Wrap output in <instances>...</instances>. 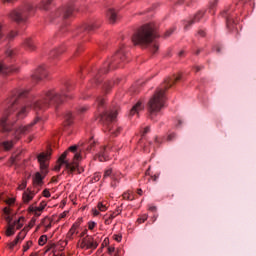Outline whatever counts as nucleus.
I'll use <instances>...</instances> for the list:
<instances>
[{
    "label": "nucleus",
    "instance_id": "obj_1",
    "mask_svg": "<svg viewBox=\"0 0 256 256\" xmlns=\"http://www.w3.org/2000/svg\"><path fill=\"white\" fill-rule=\"evenodd\" d=\"M69 91V85H66L60 90L51 88L43 91L38 96L27 98L29 90H13L6 100L8 108L5 110V113L0 120L2 133H9L13 130V124L9 122V116L13 115L15 111L16 121L25 119L26 116L29 115L31 109H34V111H45L46 109H49V107H52V105H61L66 99H71Z\"/></svg>",
    "mask_w": 256,
    "mask_h": 256
},
{
    "label": "nucleus",
    "instance_id": "obj_2",
    "mask_svg": "<svg viewBox=\"0 0 256 256\" xmlns=\"http://www.w3.org/2000/svg\"><path fill=\"white\" fill-rule=\"evenodd\" d=\"M155 37H157L155 34V25L145 24L134 33L132 43L141 46L149 45V43H153Z\"/></svg>",
    "mask_w": 256,
    "mask_h": 256
},
{
    "label": "nucleus",
    "instance_id": "obj_3",
    "mask_svg": "<svg viewBox=\"0 0 256 256\" xmlns=\"http://www.w3.org/2000/svg\"><path fill=\"white\" fill-rule=\"evenodd\" d=\"M51 157V152L41 153L38 155V162L40 165V171L36 172L33 177V185L34 187H42L43 186V179L47 177L49 173V158Z\"/></svg>",
    "mask_w": 256,
    "mask_h": 256
},
{
    "label": "nucleus",
    "instance_id": "obj_4",
    "mask_svg": "<svg viewBox=\"0 0 256 256\" xmlns=\"http://www.w3.org/2000/svg\"><path fill=\"white\" fill-rule=\"evenodd\" d=\"M40 119L41 118L36 117L30 124L25 126H20L19 128H17L14 132V140H8V141L2 142L3 149L5 151H11V149H13V145H15V141H19L22 135L29 133L32 127L37 125V123H39Z\"/></svg>",
    "mask_w": 256,
    "mask_h": 256
},
{
    "label": "nucleus",
    "instance_id": "obj_5",
    "mask_svg": "<svg viewBox=\"0 0 256 256\" xmlns=\"http://www.w3.org/2000/svg\"><path fill=\"white\" fill-rule=\"evenodd\" d=\"M162 107H165V90L158 89L148 103L151 119H153V115H157L161 111Z\"/></svg>",
    "mask_w": 256,
    "mask_h": 256
},
{
    "label": "nucleus",
    "instance_id": "obj_6",
    "mask_svg": "<svg viewBox=\"0 0 256 256\" xmlns=\"http://www.w3.org/2000/svg\"><path fill=\"white\" fill-rule=\"evenodd\" d=\"M65 159H67V151H65L59 157L58 165H56L54 167V171H60L62 165H66V168H68L71 173H73L74 171H78V173H81L83 171V169L79 168V160L81 159L80 154H75L74 155V161H72V162L66 161Z\"/></svg>",
    "mask_w": 256,
    "mask_h": 256
},
{
    "label": "nucleus",
    "instance_id": "obj_7",
    "mask_svg": "<svg viewBox=\"0 0 256 256\" xmlns=\"http://www.w3.org/2000/svg\"><path fill=\"white\" fill-rule=\"evenodd\" d=\"M8 207L3 209V217L7 221L8 225H22L25 221L24 217H17L14 209L11 208V205L15 203V198H10L6 201Z\"/></svg>",
    "mask_w": 256,
    "mask_h": 256
},
{
    "label": "nucleus",
    "instance_id": "obj_8",
    "mask_svg": "<svg viewBox=\"0 0 256 256\" xmlns=\"http://www.w3.org/2000/svg\"><path fill=\"white\" fill-rule=\"evenodd\" d=\"M34 10L35 8L33 7V4L27 3L22 7L12 10L10 12V18L13 21H16V23H21L23 21H27L29 15H31Z\"/></svg>",
    "mask_w": 256,
    "mask_h": 256
},
{
    "label": "nucleus",
    "instance_id": "obj_9",
    "mask_svg": "<svg viewBox=\"0 0 256 256\" xmlns=\"http://www.w3.org/2000/svg\"><path fill=\"white\" fill-rule=\"evenodd\" d=\"M125 59H127L125 50L123 49L118 50L112 59L105 62L104 68L99 71V75H101V73H109V68L115 67V65H117L119 61H125Z\"/></svg>",
    "mask_w": 256,
    "mask_h": 256
},
{
    "label": "nucleus",
    "instance_id": "obj_10",
    "mask_svg": "<svg viewBox=\"0 0 256 256\" xmlns=\"http://www.w3.org/2000/svg\"><path fill=\"white\" fill-rule=\"evenodd\" d=\"M80 247L81 249H91L92 251H95V249L99 247V243L95 241V238L87 236L81 240Z\"/></svg>",
    "mask_w": 256,
    "mask_h": 256
},
{
    "label": "nucleus",
    "instance_id": "obj_11",
    "mask_svg": "<svg viewBox=\"0 0 256 256\" xmlns=\"http://www.w3.org/2000/svg\"><path fill=\"white\" fill-rule=\"evenodd\" d=\"M73 14V5H67L62 8H59L55 12L56 17H61L62 19H67L68 17H71Z\"/></svg>",
    "mask_w": 256,
    "mask_h": 256
},
{
    "label": "nucleus",
    "instance_id": "obj_12",
    "mask_svg": "<svg viewBox=\"0 0 256 256\" xmlns=\"http://www.w3.org/2000/svg\"><path fill=\"white\" fill-rule=\"evenodd\" d=\"M47 75H49V72H47V69L42 65L36 68L32 77L35 81H43V79H47Z\"/></svg>",
    "mask_w": 256,
    "mask_h": 256
},
{
    "label": "nucleus",
    "instance_id": "obj_13",
    "mask_svg": "<svg viewBox=\"0 0 256 256\" xmlns=\"http://www.w3.org/2000/svg\"><path fill=\"white\" fill-rule=\"evenodd\" d=\"M18 32L11 31L7 35L3 32V24L0 23V43H4V41H11L17 37Z\"/></svg>",
    "mask_w": 256,
    "mask_h": 256
},
{
    "label": "nucleus",
    "instance_id": "obj_14",
    "mask_svg": "<svg viewBox=\"0 0 256 256\" xmlns=\"http://www.w3.org/2000/svg\"><path fill=\"white\" fill-rule=\"evenodd\" d=\"M45 207H47V202L43 201L40 203L39 206H29L28 211L29 213H32V215H36V217H39Z\"/></svg>",
    "mask_w": 256,
    "mask_h": 256
},
{
    "label": "nucleus",
    "instance_id": "obj_15",
    "mask_svg": "<svg viewBox=\"0 0 256 256\" xmlns=\"http://www.w3.org/2000/svg\"><path fill=\"white\" fill-rule=\"evenodd\" d=\"M117 108H114L112 110L106 111L104 114L101 115L102 121H115L117 119Z\"/></svg>",
    "mask_w": 256,
    "mask_h": 256
},
{
    "label": "nucleus",
    "instance_id": "obj_16",
    "mask_svg": "<svg viewBox=\"0 0 256 256\" xmlns=\"http://www.w3.org/2000/svg\"><path fill=\"white\" fill-rule=\"evenodd\" d=\"M109 151H111V147L102 148L97 154L96 159H98L100 162L109 161Z\"/></svg>",
    "mask_w": 256,
    "mask_h": 256
},
{
    "label": "nucleus",
    "instance_id": "obj_17",
    "mask_svg": "<svg viewBox=\"0 0 256 256\" xmlns=\"http://www.w3.org/2000/svg\"><path fill=\"white\" fill-rule=\"evenodd\" d=\"M0 73L2 75H7L9 73H19V67H17V66L7 67L0 63Z\"/></svg>",
    "mask_w": 256,
    "mask_h": 256
},
{
    "label": "nucleus",
    "instance_id": "obj_18",
    "mask_svg": "<svg viewBox=\"0 0 256 256\" xmlns=\"http://www.w3.org/2000/svg\"><path fill=\"white\" fill-rule=\"evenodd\" d=\"M109 177L112 181H119V173L113 171V168H108L104 171L103 179H107Z\"/></svg>",
    "mask_w": 256,
    "mask_h": 256
},
{
    "label": "nucleus",
    "instance_id": "obj_19",
    "mask_svg": "<svg viewBox=\"0 0 256 256\" xmlns=\"http://www.w3.org/2000/svg\"><path fill=\"white\" fill-rule=\"evenodd\" d=\"M23 239H25V232H20L16 238L14 239V241L8 243V248L10 250L15 249L16 245H19V243H21V241H23Z\"/></svg>",
    "mask_w": 256,
    "mask_h": 256
},
{
    "label": "nucleus",
    "instance_id": "obj_20",
    "mask_svg": "<svg viewBox=\"0 0 256 256\" xmlns=\"http://www.w3.org/2000/svg\"><path fill=\"white\" fill-rule=\"evenodd\" d=\"M107 18L109 19L110 23H117L119 20V13L115 9H109L107 12Z\"/></svg>",
    "mask_w": 256,
    "mask_h": 256
},
{
    "label": "nucleus",
    "instance_id": "obj_21",
    "mask_svg": "<svg viewBox=\"0 0 256 256\" xmlns=\"http://www.w3.org/2000/svg\"><path fill=\"white\" fill-rule=\"evenodd\" d=\"M34 197H35V192L27 189L26 191H24L22 195L23 203L25 204L31 203Z\"/></svg>",
    "mask_w": 256,
    "mask_h": 256
},
{
    "label": "nucleus",
    "instance_id": "obj_22",
    "mask_svg": "<svg viewBox=\"0 0 256 256\" xmlns=\"http://www.w3.org/2000/svg\"><path fill=\"white\" fill-rule=\"evenodd\" d=\"M99 28V25L95 22H89L87 24H83L79 29L80 31H95V29Z\"/></svg>",
    "mask_w": 256,
    "mask_h": 256
},
{
    "label": "nucleus",
    "instance_id": "obj_23",
    "mask_svg": "<svg viewBox=\"0 0 256 256\" xmlns=\"http://www.w3.org/2000/svg\"><path fill=\"white\" fill-rule=\"evenodd\" d=\"M143 109H145V106L143 105V103L141 102H137L132 109L130 110V115H139V113H141V111H143Z\"/></svg>",
    "mask_w": 256,
    "mask_h": 256
},
{
    "label": "nucleus",
    "instance_id": "obj_24",
    "mask_svg": "<svg viewBox=\"0 0 256 256\" xmlns=\"http://www.w3.org/2000/svg\"><path fill=\"white\" fill-rule=\"evenodd\" d=\"M22 45H23V47L28 49V51H35V49H37L35 42H33V40H31V38H26Z\"/></svg>",
    "mask_w": 256,
    "mask_h": 256
},
{
    "label": "nucleus",
    "instance_id": "obj_25",
    "mask_svg": "<svg viewBox=\"0 0 256 256\" xmlns=\"http://www.w3.org/2000/svg\"><path fill=\"white\" fill-rule=\"evenodd\" d=\"M108 131H109L110 135L117 137V135H119V133H121V127H119L117 125L109 126Z\"/></svg>",
    "mask_w": 256,
    "mask_h": 256
},
{
    "label": "nucleus",
    "instance_id": "obj_26",
    "mask_svg": "<svg viewBox=\"0 0 256 256\" xmlns=\"http://www.w3.org/2000/svg\"><path fill=\"white\" fill-rule=\"evenodd\" d=\"M65 52V48L60 47V48H56L50 51V57H59V55H61V53Z\"/></svg>",
    "mask_w": 256,
    "mask_h": 256
},
{
    "label": "nucleus",
    "instance_id": "obj_27",
    "mask_svg": "<svg viewBox=\"0 0 256 256\" xmlns=\"http://www.w3.org/2000/svg\"><path fill=\"white\" fill-rule=\"evenodd\" d=\"M5 235L7 237H12V235H15V225H9L5 227Z\"/></svg>",
    "mask_w": 256,
    "mask_h": 256
},
{
    "label": "nucleus",
    "instance_id": "obj_28",
    "mask_svg": "<svg viewBox=\"0 0 256 256\" xmlns=\"http://www.w3.org/2000/svg\"><path fill=\"white\" fill-rule=\"evenodd\" d=\"M179 79H181V75L174 76L173 78H167L165 80V84L167 85V87H171V85H173L175 81H179Z\"/></svg>",
    "mask_w": 256,
    "mask_h": 256
},
{
    "label": "nucleus",
    "instance_id": "obj_29",
    "mask_svg": "<svg viewBox=\"0 0 256 256\" xmlns=\"http://www.w3.org/2000/svg\"><path fill=\"white\" fill-rule=\"evenodd\" d=\"M78 233H79V226L73 225L68 232V237H70V239H71V237H73V235H75V234L78 235Z\"/></svg>",
    "mask_w": 256,
    "mask_h": 256
},
{
    "label": "nucleus",
    "instance_id": "obj_30",
    "mask_svg": "<svg viewBox=\"0 0 256 256\" xmlns=\"http://www.w3.org/2000/svg\"><path fill=\"white\" fill-rule=\"evenodd\" d=\"M69 151H71V153H74L73 154V161H75V155H80L79 152H77V146L76 145L70 146L67 150V154L69 153Z\"/></svg>",
    "mask_w": 256,
    "mask_h": 256
},
{
    "label": "nucleus",
    "instance_id": "obj_31",
    "mask_svg": "<svg viewBox=\"0 0 256 256\" xmlns=\"http://www.w3.org/2000/svg\"><path fill=\"white\" fill-rule=\"evenodd\" d=\"M203 11L198 12L195 16L194 19L190 22V25H192V23H197V21L201 20V17H203Z\"/></svg>",
    "mask_w": 256,
    "mask_h": 256
},
{
    "label": "nucleus",
    "instance_id": "obj_32",
    "mask_svg": "<svg viewBox=\"0 0 256 256\" xmlns=\"http://www.w3.org/2000/svg\"><path fill=\"white\" fill-rule=\"evenodd\" d=\"M52 1L53 0H42L40 8L47 10V6L51 5Z\"/></svg>",
    "mask_w": 256,
    "mask_h": 256
},
{
    "label": "nucleus",
    "instance_id": "obj_33",
    "mask_svg": "<svg viewBox=\"0 0 256 256\" xmlns=\"http://www.w3.org/2000/svg\"><path fill=\"white\" fill-rule=\"evenodd\" d=\"M47 243V235H42L39 240H38V244L40 246H43Z\"/></svg>",
    "mask_w": 256,
    "mask_h": 256
},
{
    "label": "nucleus",
    "instance_id": "obj_34",
    "mask_svg": "<svg viewBox=\"0 0 256 256\" xmlns=\"http://www.w3.org/2000/svg\"><path fill=\"white\" fill-rule=\"evenodd\" d=\"M97 209L98 211L105 212V210L107 209V205L103 204V202H99L97 205Z\"/></svg>",
    "mask_w": 256,
    "mask_h": 256
},
{
    "label": "nucleus",
    "instance_id": "obj_35",
    "mask_svg": "<svg viewBox=\"0 0 256 256\" xmlns=\"http://www.w3.org/2000/svg\"><path fill=\"white\" fill-rule=\"evenodd\" d=\"M148 218L147 214H143L141 215L138 219H137V223H139V225L145 223V220Z\"/></svg>",
    "mask_w": 256,
    "mask_h": 256
},
{
    "label": "nucleus",
    "instance_id": "obj_36",
    "mask_svg": "<svg viewBox=\"0 0 256 256\" xmlns=\"http://www.w3.org/2000/svg\"><path fill=\"white\" fill-rule=\"evenodd\" d=\"M176 138H177V134L171 132L167 135L166 141H175Z\"/></svg>",
    "mask_w": 256,
    "mask_h": 256
},
{
    "label": "nucleus",
    "instance_id": "obj_37",
    "mask_svg": "<svg viewBox=\"0 0 256 256\" xmlns=\"http://www.w3.org/2000/svg\"><path fill=\"white\" fill-rule=\"evenodd\" d=\"M31 245H33V241H27L26 244L23 246V252H27L29 251V249L31 248Z\"/></svg>",
    "mask_w": 256,
    "mask_h": 256
},
{
    "label": "nucleus",
    "instance_id": "obj_38",
    "mask_svg": "<svg viewBox=\"0 0 256 256\" xmlns=\"http://www.w3.org/2000/svg\"><path fill=\"white\" fill-rule=\"evenodd\" d=\"M66 121L68 125H71L73 123V114L71 112L66 114Z\"/></svg>",
    "mask_w": 256,
    "mask_h": 256
},
{
    "label": "nucleus",
    "instance_id": "obj_39",
    "mask_svg": "<svg viewBox=\"0 0 256 256\" xmlns=\"http://www.w3.org/2000/svg\"><path fill=\"white\" fill-rule=\"evenodd\" d=\"M154 143H155V145H156L157 147H159V145H161V144L163 143V138L156 136V137L154 138Z\"/></svg>",
    "mask_w": 256,
    "mask_h": 256
},
{
    "label": "nucleus",
    "instance_id": "obj_40",
    "mask_svg": "<svg viewBox=\"0 0 256 256\" xmlns=\"http://www.w3.org/2000/svg\"><path fill=\"white\" fill-rule=\"evenodd\" d=\"M123 198L127 199L128 201H133V195H131V192L124 193Z\"/></svg>",
    "mask_w": 256,
    "mask_h": 256
},
{
    "label": "nucleus",
    "instance_id": "obj_41",
    "mask_svg": "<svg viewBox=\"0 0 256 256\" xmlns=\"http://www.w3.org/2000/svg\"><path fill=\"white\" fill-rule=\"evenodd\" d=\"M6 57H13L15 55V52L13 51V49L8 48L5 52Z\"/></svg>",
    "mask_w": 256,
    "mask_h": 256
},
{
    "label": "nucleus",
    "instance_id": "obj_42",
    "mask_svg": "<svg viewBox=\"0 0 256 256\" xmlns=\"http://www.w3.org/2000/svg\"><path fill=\"white\" fill-rule=\"evenodd\" d=\"M114 217L115 216L113 214H110L109 216H105V223H106V225H110V223H113L109 219H114Z\"/></svg>",
    "mask_w": 256,
    "mask_h": 256
},
{
    "label": "nucleus",
    "instance_id": "obj_43",
    "mask_svg": "<svg viewBox=\"0 0 256 256\" xmlns=\"http://www.w3.org/2000/svg\"><path fill=\"white\" fill-rule=\"evenodd\" d=\"M157 51H159V44L154 43L151 47V52L152 53H157Z\"/></svg>",
    "mask_w": 256,
    "mask_h": 256
},
{
    "label": "nucleus",
    "instance_id": "obj_44",
    "mask_svg": "<svg viewBox=\"0 0 256 256\" xmlns=\"http://www.w3.org/2000/svg\"><path fill=\"white\" fill-rule=\"evenodd\" d=\"M96 103L98 104L99 107H101L105 103V99H103V97L100 96L97 98Z\"/></svg>",
    "mask_w": 256,
    "mask_h": 256
},
{
    "label": "nucleus",
    "instance_id": "obj_45",
    "mask_svg": "<svg viewBox=\"0 0 256 256\" xmlns=\"http://www.w3.org/2000/svg\"><path fill=\"white\" fill-rule=\"evenodd\" d=\"M89 110V106H80L78 108V113H85V111Z\"/></svg>",
    "mask_w": 256,
    "mask_h": 256
},
{
    "label": "nucleus",
    "instance_id": "obj_46",
    "mask_svg": "<svg viewBox=\"0 0 256 256\" xmlns=\"http://www.w3.org/2000/svg\"><path fill=\"white\" fill-rule=\"evenodd\" d=\"M27 188V181H23L19 186H18V189L20 191H23V189H26Z\"/></svg>",
    "mask_w": 256,
    "mask_h": 256
},
{
    "label": "nucleus",
    "instance_id": "obj_47",
    "mask_svg": "<svg viewBox=\"0 0 256 256\" xmlns=\"http://www.w3.org/2000/svg\"><path fill=\"white\" fill-rule=\"evenodd\" d=\"M43 197L49 198L51 197V192H49V189H45L42 192Z\"/></svg>",
    "mask_w": 256,
    "mask_h": 256
},
{
    "label": "nucleus",
    "instance_id": "obj_48",
    "mask_svg": "<svg viewBox=\"0 0 256 256\" xmlns=\"http://www.w3.org/2000/svg\"><path fill=\"white\" fill-rule=\"evenodd\" d=\"M123 238V236L119 235V234H116L114 235V239L115 241H117L118 243H121V239Z\"/></svg>",
    "mask_w": 256,
    "mask_h": 256
},
{
    "label": "nucleus",
    "instance_id": "obj_49",
    "mask_svg": "<svg viewBox=\"0 0 256 256\" xmlns=\"http://www.w3.org/2000/svg\"><path fill=\"white\" fill-rule=\"evenodd\" d=\"M92 214H93L94 217H97L99 215V208L98 209L97 208H93L92 209Z\"/></svg>",
    "mask_w": 256,
    "mask_h": 256
},
{
    "label": "nucleus",
    "instance_id": "obj_50",
    "mask_svg": "<svg viewBox=\"0 0 256 256\" xmlns=\"http://www.w3.org/2000/svg\"><path fill=\"white\" fill-rule=\"evenodd\" d=\"M108 253L111 255V253H115V247H108Z\"/></svg>",
    "mask_w": 256,
    "mask_h": 256
},
{
    "label": "nucleus",
    "instance_id": "obj_51",
    "mask_svg": "<svg viewBox=\"0 0 256 256\" xmlns=\"http://www.w3.org/2000/svg\"><path fill=\"white\" fill-rule=\"evenodd\" d=\"M149 131H151V128H150V127L144 128L143 135L149 133Z\"/></svg>",
    "mask_w": 256,
    "mask_h": 256
},
{
    "label": "nucleus",
    "instance_id": "obj_52",
    "mask_svg": "<svg viewBox=\"0 0 256 256\" xmlns=\"http://www.w3.org/2000/svg\"><path fill=\"white\" fill-rule=\"evenodd\" d=\"M105 245H107V239L104 240L102 247L98 251H103V247H105Z\"/></svg>",
    "mask_w": 256,
    "mask_h": 256
},
{
    "label": "nucleus",
    "instance_id": "obj_53",
    "mask_svg": "<svg viewBox=\"0 0 256 256\" xmlns=\"http://www.w3.org/2000/svg\"><path fill=\"white\" fill-rule=\"evenodd\" d=\"M87 235V229L81 232L80 237H85Z\"/></svg>",
    "mask_w": 256,
    "mask_h": 256
},
{
    "label": "nucleus",
    "instance_id": "obj_54",
    "mask_svg": "<svg viewBox=\"0 0 256 256\" xmlns=\"http://www.w3.org/2000/svg\"><path fill=\"white\" fill-rule=\"evenodd\" d=\"M217 5V0H214L212 3H210V7H215Z\"/></svg>",
    "mask_w": 256,
    "mask_h": 256
},
{
    "label": "nucleus",
    "instance_id": "obj_55",
    "mask_svg": "<svg viewBox=\"0 0 256 256\" xmlns=\"http://www.w3.org/2000/svg\"><path fill=\"white\" fill-rule=\"evenodd\" d=\"M95 143V141L93 140V138H91L90 139V141H89V145L91 146V147H93V144Z\"/></svg>",
    "mask_w": 256,
    "mask_h": 256
},
{
    "label": "nucleus",
    "instance_id": "obj_56",
    "mask_svg": "<svg viewBox=\"0 0 256 256\" xmlns=\"http://www.w3.org/2000/svg\"><path fill=\"white\" fill-rule=\"evenodd\" d=\"M171 33H173L172 31H167L165 34V37H169L171 35Z\"/></svg>",
    "mask_w": 256,
    "mask_h": 256
},
{
    "label": "nucleus",
    "instance_id": "obj_57",
    "mask_svg": "<svg viewBox=\"0 0 256 256\" xmlns=\"http://www.w3.org/2000/svg\"><path fill=\"white\" fill-rule=\"evenodd\" d=\"M89 229L90 231H93V229H95V225H89Z\"/></svg>",
    "mask_w": 256,
    "mask_h": 256
},
{
    "label": "nucleus",
    "instance_id": "obj_58",
    "mask_svg": "<svg viewBox=\"0 0 256 256\" xmlns=\"http://www.w3.org/2000/svg\"><path fill=\"white\" fill-rule=\"evenodd\" d=\"M3 3H13V0H3Z\"/></svg>",
    "mask_w": 256,
    "mask_h": 256
},
{
    "label": "nucleus",
    "instance_id": "obj_59",
    "mask_svg": "<svg viewBox=\"0 0 256 256\" xmlns=\"http://www.w3.org/2000/svg\"><path fill=\"white\" fill-rule=\"evenodd\" d=\"M199 35H201V37H205V32L204 31H200Z\"/></svg>",
    "mask_w": 256,
    "mask_h": 256
},
{
    "label": "nucleus",
    "instance_id": "obj_60",
    "mask_svg": "<svg viewBox=\"0 0 256 256\" xmlns=\"http://www.w3.org/2000/svg\"><path fill=\"white\" fill-rule=\"evenodd\" d=\"M138 195H143V190L142 189H138Z\"/></svg>",
    "mask_w": 256,
    "mask_h": 256
},
{
    "label": "nucleus",
    "instance_id": "obj_61",
    "mask_svg": "<svg viewBox=\"0 0 256 256\" xmlns=\"http://www.w3.org/2000/svg\"><path fill=\"white\" fill-rule=\"evenodd\" d=\"M97 79H99V76H95V78L93 79L94 83H97Z\"/></svg>",
    "mask_w": 256,
    "mask_h": 256
},
{
    "label": "nucleus",
    "instance_id": "obj_62",
    "mask_svg": "<svg viewBox=\"0 0 256 256\" xmlns=\"http://www.w3.org/2000/svg\"><path fill=\"white\" fill-rule=\"evenodd\" d=\"M226 23H227V27H229V24L231 23V20H230V19H227V20H226Z\"/></svg>",
    "mask_w": 256,
    "mask_h": 256
},
{
    "label": "nucleus",
    "instance_id": "obj_63",
    "mask_svg": "<svg viewBox=\"0 0 256 256\" xmlns=\"http://www.w3.org/2000/svg\"><path fill=\"white\" fill-rule=\"evenodd\" d=\"M183 53H185V52L184 51H180L179 54H178L179 57H183Z\"/></svg>",
    "mask_w": 256,
    "mask_h": 256
},
{
    "label": "nucleus",
    "instance_id": "obj_64",
    "mask_svg": "<svg viewBox=\"0 0 256 256\" xmlns=\"http://www.w3.org/2000/svg\"><path fill=\"white\" fill-rule=\"evenodd\" d=\"M201 53V49H198L196 52H195V55H199Z\"/></svg>",
    "mask_w": 256,
    "mask_h": 256
}]
</instances>
